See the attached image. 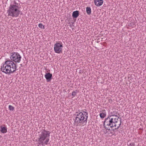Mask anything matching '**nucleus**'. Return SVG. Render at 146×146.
<instances>
[{"instance_id": "7", "label": "nucleus", "mask_w": 146, "mask_h": 146, "mask_svg": "<svg viewBox=\"0 0 146 146\" xmlns=\"http://www.w3.org/2000/svg\"><path fill=\"white\" fill-rule=\"evenodd\" d=\"M52 77V74L50 73H46L45 75V77L48 82H49L51 80Z\"/></svg>"}, {"instance_id": "13", "label": "nucleus", "mask_w": 146, "mask_h": 146, "mask_svg": "<svg viewBox=\"0 0 146 146\" xmlns=\"http://www.w3.org/2000/svg\"><path fill=\"white\" fill-rule=\"evenodd\" d=\"M79 92L78 90H76L74 91H73L72 94V96H75L76 95V94Z\"/></svg>"}, {"instance_id": "12", "label": "nucleus", "mask_w": 146, "mask_h": 146, "mask_svg": "<svg viewBox=\"0 0 146 146\" xmlns=\"http://www.w3.org/2000/svg\"><path fill=\"white\" fill-rule=\"evenodd\" d=\"M86 11L87 13L89 15L91 14V9L90 7H87L86 8Z\"/></svg>"}, {"instance_id": "8", "label": "nucleus", "mask_w": 146, "mask_h": 146, "mask_svg": "<svg viewBox=\"0 0 146 146\" xmlns=\"http://www.w3.org/2000/svg\"><path fill=\"white\" fill-rule=\"evenodd\" d=\"M103 3V0H94V3L97 6H100L102 5Z\"/></svg>"}, {"instance_id": "10", "label": "nucleus", "mask_w": 146, "mask_h": 146, "mask_svg": "<svg viewBox=\"0 0 146 146\" xmlns=\"http://www.w3.org/2000/svg\"><path fill=\"white\" fill-rule=\"evenodd\" d=\"M0 128V131L1 133H5L7 132V129L6 127H3L2 126H1Z\"/></svg>"}, {"instance_id": "4", "label": "nucleus", "mask_w": 146, "mask_h": 146, "mask_svg": "<svg viewBox=\"0 0 146 146\" xmlns=\"http://www.w3.org/2000/svg\"><path fill=\"white\" fill-rule=\"evenodd\" d=\"M50 133L49 131H46L45 129L42 130L38 132V137L37 139V141L39 142V145L41 144L44 146V145H47L49 143V139Z\"/></svg>"}, {"instance_id": "1", "label": "nucleus", "mask_w": 146, "mask_h": 146, "mask_svg": "<svg viewBox=\"0 0 146 146\" xmlns=\"http://www.w3.org/2000/svg\"><path fill=\"white\" fill-rule=\"evenodd\" d=\"M11 60L6 61L3 64L1 70L6 74L13 73L17 70L16 63H19L21 58V56L17 52H12L11 54Z\"/></svg>"}, {"instance_id": "3", "label": "nucleus", "mask_w": 146, "mask_h": 146, "mask_svg": "<svg viewBox=\"0 0 146 146\" xmlns=\"http://www.w3.org/2000/svg\"><path fill=\"white\" fill-rule=\"evenodd\" d=\"M75 116L74 119V124L77 126L81 125L84 126L87 122L88 113L87 112H76L74 114Z\"/></svg>"}, {"instance_id": "5", "label": "nucleus", "mask_w": 146, "mask_h": 146, "mask_svg": "<svg viewBox=\"0 0 146 146\" xmlns=\"http://www.w3.org/2000/svg\"><path fill=\"white\" fill-rule=\"evenodd\" d=\"M19 9V7L16 5H10L7 11L8 16L12 17H18L20 12Z\"/></svg>"}, {"instance_id": "6", "label": "nucleus", "mask_w": 146, "mask_h": 146, "mask_svg": "<svg viewBox=\"0 0 146 146\" xmlns=\"http://www.w3.org/2000/svg\"><path fill=\"white\" fill-rule=\"evenodd\" d=\"M63 45L62 43L56 42L54 45V50L55 53H60L62 52Z\"/></svg>"}, {"instance_id": "11", "label": "nucleus", "mask_w": 146, "mask_h": 146, "mask_svg": "<svg viewBox=\"0 0 146 146\" xmlns=\"http://www.w3.org/2000/svg\"><path fill=\"white\" fill-rule=\"evenodd\" d=\"M106 115V113L105 110L102 111V112L100 114V117L102 118H104Z\"/></svg>"}, {"instance_id": "19", "label": "nucleus", "mask_w": 146, "mask_h": 146, "mask_svg": "<svg viewBox=\"0 0 146 146\" xmlns=\"http://www.w3.org/2000/svg\"><path fill=\"white\" fill-rule=\"evenodd\" d=\"M111 133H113V132H111Z\"/></svg>"}, {"instance_id": "2", "label": "nucleus", "mask_w": 146, "mask_h": 146, "mask_svg": "<svg viewBox=\"0 0 146 146\" xmlns=\"http://www.w3.org/2000/svg\"><path fill=\"white\" fill-rule=\"evenodd\" d=\"M115 113L116 115L109 116L105 119L104 126L106 130L110 131L111 130L110 128H111V130L114 131L118 129L121 125V118L117 116V114H119L118 113Z\"/></svg>"}, {"instance_id": "9", "label": "nucleus", "mask_w": 146, "mask_h": 146, "mask_svg": "<svg viewBox=\"0 0 146 146\" xmlns=\"http://www.w3.org/2000/svg\"><path fill=\"white\" fill-rule=\"evenodd\" d=\"M79 11H76L73 12L72 14V16L73 18H76L79 16Z\"/></svg>"}, {"instance_id": "16", "label": "nucleus", "mask_w": 146, "mask_h": 146, "mask_svg": "<svg viewBox=\"0 0 146 146\" xmlns=\"http://www.w3.org/2000/svg\"><path fill=\"white\" fill-rule=\"evenodd\" d=\"M128 146H135V143L133 142H132L128 145Z\"/></svg>"}, {"instance_id": "18", "label": "nucleus", "mask_w": 146, "mask_h": 146, "mask_svg": "<svg viewBox=\"0 0 146 146\" xmlns=\"http://www.w3.org/2000/svg\"><path fill=\"white\" fill-rule=\"evenodd\" d=\"M20 66H22V64H21Z\"/></svg>"}, {"instance_id": "15", "label": "nucleus", "mask_w": 146, "mask_h": 146, "mask_svg": "<svg viewBox=\"0 0 146 146\" xmlns=\"http://www.w3.org/2000/svg\"><path fill=\"white\" fill-rule=\"evenodd\" d=\"M38 26L39 28H40L41 29H44V26L43 25L42 23L39 24H38Z\"/></svg>"}, {"instance_id": "14", "label": "nucleus", "mask_w": 146, "mask_h": 146, "mask_svg": "<svg viewBox=\"0 0 146 146\" xmlns=\"http://www.w3.org/2000/svg\"><path fill=\"white\" fill-rule=\"evenodd\" d=\"M9 109L12 111H13L14 110V108L12 106L9 105Z\"/></svg>"}, {"instance_id": "17", "label": "nucleus", "mask_w": 146, "mask_h": 146, "mask_svg": "<svg viewBox=\"0 0 146 146\" xmlns=\"http://www.w3.org/2000/svg\"><path fill=\"white\" fill-rule=\"evenodd\" d=\"M15 4H17V3H16V2H15Z\"/></svg>"}]
</instances>
